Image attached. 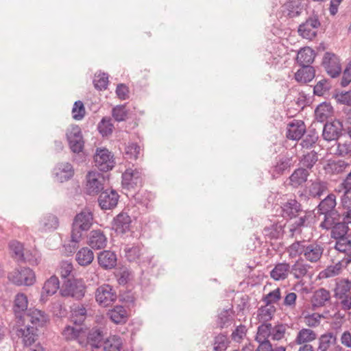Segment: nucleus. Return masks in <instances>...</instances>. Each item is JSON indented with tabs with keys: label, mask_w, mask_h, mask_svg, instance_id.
I'll return each mask as SVG.
<instances>
[{
	"label": "nucleus",
	"mask_w": 351,
	"mask_h": 351,
	"mask_svg": "<svg viewBox=\"0 0 351 351\" xmlns=\"http://www.w3.org/2000/svg\"><path fill=\"white\" fill-rule=\"evenodd\" d=\"M315 57V51L309 47H305L298 51L296 60L301 66H307L313 62Z\"/></svg>",
	"instance_id": "23"
},
{
	"label": "nucleus",
	"mask_w": 351,
	"mask_h": 351,
	"mask_svg": "<svg viewBox=\"0 0 351 351\" xmlns=\"http://www.w3.org/2000/svg\"><path fill=\"white\" fill-rule=\"evenodd\" d=\"M94 259V254L88 247H82L76 254V261L79 265L86 266L90 265Z\"/></svg>",
	"instance_id": "34"
},
{
	"label": "nucleus",
	"mask_w": 351,
	"mask_h": 351,
	"mask_svg": "<svg viewBox=\"0 0 351 351\" xmlns=\"http://www.w3.org/2000/svg\"><path fill=\"white\" fill-rule=\"evenodd\" d=\"M107 315L116 324H125L128 318V313L122 306H116L108 311Z\"/></svg>",
	"instance_id": "18"
},
{
	"label": "nucleus",
	"mask_w": 351,
	"mask_h": 351,
	"mask_svg": "<svg viewBox=\"0 0 351 351\" xmlns=\"http://www.w3.org/2000/svg\"><path fill=\"white\" fill-rule=\"evenodd\" d=\"M291 166V159L288 158L280 159L277 164L274 167L272 176L273 177H276L283 172L290 168Z\"/></svg>",
	"instance_id": "45"
},
{
	"label": "nucleus",
	"mask_w": 351,
	"mask_h": 351,
	"mask_svg": "<svg viewBox=\"0 0 351 351\" xmlns=\"http://www.w3.org/2000/svg\"><path fill=\"white\" fill-rule=\"evenodd\" d=\"M322 315L318 313H313L304 316V322L309 327H316L320 324Z\"/></svg>",
	"instance_id": "59"
},
{
	"label": "nucleus",
	"mask_w": 351,
	"mask_h": 351,
	"mask_svg": "<svg viewBox=\"0 0 351 351\" xmlns=\"http://www.w3.org/2000/svg\"><path fill=\"white\" fill-rule=\"evenodd\" d=\"M317 161V153L314 151H311L304 155L303 158L301 160V163L304 167H306L308 169H311Z\"/></svg>",
	"instance_id": "50"
},
{
	"label": "nucleus",
	"mask_w": 351,
	"mask_h": 351,
	"mask_svg": "<svg viewBox=\"0 0 351 351\" xmlns=\"http://www.w3.org/2000/svg\"><path fill=\"white\" fill-rule=\"evenodd\" d=\"M28 299L23 293H19L14 300L13 310L16 313L24 312L27 309Z\"/></svg>",
	"instance_id": "38"
},
{
	"label": "nucleus",
	"mask_w": 351,
	"mask_h": 351,
	"mask_svg": "<svg viewBox=\"0 0 351 351\" xmlns=\"http://www.w3.org/2000/svg\"><path fill=\"white\" fill-rule=\"evenodd\" d=\"M323 248L318 244L311 243L305 247L304 256L311 263L318 261L323 254Z\"/></svg>",
	"instance_id": "20"
},
{
	"label": "nucleus",
	"mask_w": 351,
	"mask_h": 351,
	"mask_svg": "<svg viewBox=\"0 0 351 351\" xmlns=\"http://www.w3.org/2000/svg\"><path fill=\"white\" fill-rule=\"evenodd\" d=\"M99 265L104 269H111L117 265V258L114 252L110 250H104L97 255Z\"/></svg>",
	"instance_id": "12"
},
{
	"label": "nucleus",
	"mask_w": 351,
	"mask_h": 351,
	"mask_svg": "<svg viewBox=\"0 0 351 351\" xmlns=\"http://www.w3.org/2000/svg\"><path fill=\"white\" fill-rule=\"evenodd\" d=\"M341 271L339 264L328 266L326 269L319 273L320 278H331L338 275Z\"/></svg>",
	"instance_id": "53"
},
{
	"label": "nucleus",
	"mask_w": 351,
	"mask_h": 351,
	"mask_svg": "<svg viewBox=\"0 0 351 351\" xmlns=\"http://www.w3.org/2000/svg\"><path fill=\"white\" fill-rule=\"evenodd\" d=\"M230 341L226 335L219 334L217 335L213 341L214 351H223L229 346Z\"/></svg>",
	"instance_id": "46"
},
{
	"label": "nucleus",
	"mask_w": 351,
	"mask_h": 351,
	"mask_svg": "<svg viewBox=\"0 0 351 351\" xmlns=\"http://www.w3.org/2000/svg\"><path fill=\"white\" fill-rule=\"evenodd\" d=\"M341 202L342 205L345 208H351V188L345 191Z\"/></svg>",
	"instance_id": "64"
},
{
	"label": "nucleus",
	"mask_w": 351,
	"mask_h": 351,
	"mask_svg": "<svg viewBox=\"0 0 351 351\" xmlns=\"http://www.w3.org/2000/svg\"><path fill=\"white\" fill-rule=\"evenodd\" d=\"M130 217L126 213H120L114 219L113 228L117 234H123L130 230Z\"/></svg>",
	"instance_id": "16"
},
{
	"label": "nucleus",
	"mask_w": 351,
	"mask_h": 351,
	"mask_svg": "<svg viewBox=\"0 0 351 351\" xmlns=\"http://www.w3.org/2000/svg\"><path fill=\"white\" fill-rule=\"evenodd\" d=\"M10 250L16 256L21 257L23 256V246L19 241H12L9 245Z\"/></svg>",
	"instance_id": "62"
},
{
	"label": "nucleus",
	"mask_w": 351,
	"mask_h": 351,
	"mask_svg": "<svg viewBox=\"0 0 351 351\" xmlns=\"http://www.w3.org/2000/svg\"><path fill=\"white\" fill-rule=\"evenodd\" d=\"M317 339V333L310 328H303L300 330L295 339L298 345L308 344Z\"/></svg>",
	"instance_id": "26"
},
{
	"label": "nucleus",
	"mask_w": 351,
	"mask_h": 351,
	"mask_svg": "<svg viewBox=\"0 0 351 351\" xmlns=\"http://www.w3.org/2000/svg\"><path fill=\"white\" fill-rule=\"evenodd\" d=\"M247 329L245 325L240 324L232 332L231 339L237 343H241L247 335Z\"/></svg>",
	"instance_id": "47"
},
{
	"label": "nucleus",
	"mask_w": 351,
	"mask_h": 351,
	"mask_svg": "<svg viewBox=\"0 0 351 351\" xmlns=\"http://www.w3.org/2000/svg\"><path fill=\"white\" fill-rule=\"evenodd\" d=\"M308 190L309 195L313 197H319L327 191V186L325 182L315 180L308 186Z\"/></svg>",
	"instance_id": "40"
},
{
	"label": "nucleus",
	"mask_w": 351,
	"mask_h": 351,
	"mask_svg": "<svg viewBox=\"0 0 351 351\" xmlns=\"http://www.w3.org/2000/svg\"><path fill=\"white\" fill-rule=\"evenodd\" d=\"M281 298V291L280 288H277L274 291L269 292L267 294L264 298L263 301L267 305H271L273 303H276L278 302Z\"/></svg>",
	"instance_id": "55"
},
{
	"label": "nucleus",
	"mask_w": 351,
	"mask_h": 351,
	"mask_svg": "<svg viewBox=\"0 0 351 351\" xmlns=\"http://www.w3.org/2000/svg\"><path fill=\"white\" fill-rule=\"evenodd\" d=\"M330 298V292L323 288L317 290L312 298V303L315 306H322Z\"/></svg>",
	"instance_id": "36"
},
{
	"label": "nucleus",
	"mask_w": 351,
	"mask_h": 351,
	"mask_svg": "<svg viewBox=\"0 0 351 351\" xmlns=\"http://www.w3.org/2000/svg\"><path fill=\"white\" fill-rule=\"evenodd\" d=\"M95 166L102 171H108L114 167V155L106 148H98L94 156Z\"/></svg>",
	"instance_id": "4"
},
{
	"label": "nucleus",
	"mask_w": 351,
	"mask_h": 351,
	"mask_svg": "<svg viewBox=\"0 0 351 351\" xmlns=\"http://www.w3.org/2000/svg\"><path fill=\"white\" fill-rule=\"evenodd\" d=\"M93 220V214L88 210H84L76 215L73 222L71 232V242L74 243V247L82 238V232L87 231L90 228Z\"/></svg>",
	"instance_id": "1"
},
{
	"label": "nucleus",
	"mask_w": 351,
	"mask_h": 351,
	"mask_svg": "<svg viewBox=\"0 0 351 351\" xmlns=\"http://www.w3.org/2000/svg\"><path fill=\"white\" fill-rule=\"evenodd\" d=\"M107 244V238L100 230H93L89 237L88 245L95 250L104 248Z\"/></svg>",
	"instance_id": "21"
},
{
	"label": "nucleus",
	"mask_w": 351,
	"mask_h": 351,
	"mask_svg": "<svg viewBox=\"0 0 351 351\" xmlns=\"http://www.w3.org/2000/svg\"><path fill=\"white\" fill-rule=\"evenodd\" d=\"M60 289V282L56 276H51L47 280L43 287L41 298L44 299V297L51 296L54 295L57 291Z\"/></svg>",
	"instance_id": "22"
},
{
	"label": "nucleus",
	"mask_w": 351,
	"mask_h": 351,
	"mask_svg": "<svg viewBox=\"0 0 351 351\" xmlns=\"http://www.w3.org/2000/svg\"><path fill=\"white\" fill-rule=\"evenodd\" d=\"M335 248L341 252H346L351 249V241L348 237L337 239Z\"/></svg>",
	"instance_id": "60"
},
{
	"label": "nucleus",
	"mask_w": 351,
	"mask_h": 351,
	"mask_svg": "<svg viewBox=\"0 0 351 351\" xmlns=\"http://www.w3.org/2000/svg\"><path fill=\"white\" fill-rule=\"evenodd\" d=\"M122 184L128 189H134L142 186L141 171L138 169H128L122 175Z\"/></svg>",
	"instance_id": "7"
},
{
	"label": "nucleus",
	"mask_w": 351,
	"mask_h": 351,
	"mask_svg": "<svg viewBox=\"0 0 351 351\" xmlns=\"http://www.w3.org/2000/svg\"><path fill=\"white\" fill-rule=\"evenodd\" d=\"M315 112L317 121L324 122L333 116V108L330 104L324 102L317 107Z\"/></svg>",
	"instance_id": "29"
},
{
	"label": "nucleus",
	"mask_w": 351,
	"mask_h": 351,
	"mask_svg": "<svg viewBox=\"0 0 351 351\" xmlns=\"http://www.w3.org/2000/svg\"><path fill=\"white\" fill-rule=\"evenodd\" d=\"M287 327V325L279 324L271 328V337L273 340L280 341L285 337Z\"/></svg>",
	"instance_id": "49"
},
{
	"label": "nucleus",
	"mask_w": 351,
	"mask_h": 351,
	"mask_svg": "<svg viewBox=\"0 0 351 351\" xmlns=\"http://www.w3.org/2000/svg\"><path fill=\"white\" fill-rule=\"evenodd\" d=\"M284 217L293 218L301 212V205L295 199H289L282 206Z\"/></svg>",
	"instance_id": "24"
},
{
	"label": "nucleus",
	"mask_w": 351,
	"mask_h": 351,
	"mask_svg": "<svg viewBox=\"0 0 351 351\" xmlns=\"http://www.w3.org/2000/svg\"><path fill=\"white\" fill-rule=\"evenodd\" d=\"M27 315L30 322L35 328L43 327L49 322L48 316L38 309H30Z\"/></svg>",
	"instance_id": "25"
},
{
	"label": "nucleus",
	"mask_w": 351,
	"mask_h": 351,
	"mask_svg": "<svg viewBox=\"0 0 351 351\" xmlns=\"http://www.w3.org/2000/svg\"><path fill=\"white\" fill-rule=\"evenodd\" d=\"M128 115L125 106H117L112 110V116L117 121H124Z\"/></svg>",
	"instance_id": "58"
},
{
	"label": "nucleus",
	"mask_w": 351,
	"mask_h": 351,
	"mask_svg": "<svg viewBox=\"0 0 351 351\" xmlns=\"http://www.w3.org/2000/svg\"><path fill=\"white\" fill-rule=\"evenodd\" d=\"M86 309L84 306H77L72 309L71 320L74 324L81 326L86 318Z\"/></svg>",
	"instance_id": "35"
},
{
	"label": "nucleus",
	"mask_w": 351,
	"mask_h": 351,
	"mask_svg": "<svg viewBox=\"0 0 351 351\" xmlns=\"http://www.w3.org/2000/svg\"><path fill=\"white\" fill-rule=\"evenodd\" d=\"M60 294L64 297L82 299L86 292V285L82 279H71L65 282L60 289Z\"/></svg>",
	"instance_id": "3"
},
{
	"label": "nucleus",
	"mask_w": 351,
	"mask_h": 351,
	"mask_svg": "<svg viewBox=\"0 0 351 351\" xmlns=\"http://www.w3.org/2000/svg\"><path fill=\"white\" fill-rule=\"evenodd\" d=\"M100 174L96 172H89L86 176V191L89 194H96L102 189V184L99 180Z\"/></svg>",
	"instance_id": "19"
},
{
	"label": "nucleus",
	"mask_w": 351,
	"mask_h": 351,
	"mask_svg": "<svg viewBox=\"0 0 351 351\" xmlns=\"http://www.w3.org/2000/svg\"><path fill=\"white\" fill-rule=\"evenodd\" d=\"M275 312L276 308L274 306L266 304L258 309L256 319L260 323L268 324L267 322L272 319Z\"/></svg>",
	"instance_id": "27"
},
{
	"label": "nucleus",
	"mask_w": 351,
	"mask_h": 351,
	"mask_svg": "<svg viewBox=\"0 0 351 351\" xmlns=\"http://www.w3.org/2000/svg\"><path fill=\"white\" fill-rule=\"evenodd\" d=\"M290 266L287 263L277 264L271 271L270 276L275 280L285 279L289 273Z\"/></svg>",
	"instance_id": "33"
},
{
	"label": "nucleus",
	"mask_w": 351,
	"mask_h": 351,
	"mask_svg": "<svg viewBox=\"0 0 351 351\" xmlns=\"http://www.w3.org/2000/svg\"><path fill=\"white\" fill-rule=\"evenodd\" d=\"M351 282L348 280H341L337 283L335 289V297L337 299L342 298L346 295L351 294Z\"/></svg>",
	"instance_id": "39"
},
{
	"label": "nucleus",
	"mask_w": 351,
	"mask_h": 351,
	"mask_svg": "<svg viewBox=\"0 0 351 351\" xmlns=\"http://www.w3.org/2000/svg\"><path fill=\"white\" fill-rule=\"evenodd\" d=\"M117 293L109 285H102L95 291V300L99 306L107 307L117 300Z\"/></svg>",
	"instance_id": "5"
},
{
	"label": "nucleus",
	"mask_w": 351,
	"mask_h": 351,
	"mask_svg": "<svg viewBox=\"0 0 351 351\" xmlns=\"http://www.w3.org/2000/svg\"><path fill=\"white\" fill-rule=\"evenodd\" d=\"M122 340L120 337L113 335L110 336L103 343L104 351H121Z\"/></svg>",
	"instance_id": "37"
},
{
	"label": "nucleus",
	"mask_w": 351,
	"mask_h": 351,
	"mask_svg": "<svg viewBox=\"0 0 351 351\" xmlns=\"http://www.w3.org/2000/svg\"><path fill=\"white\" fill-rule=\"evenodd\" d=\"M332 223L331 226L329 228H332L331 237L334 239H339L341 238L346 237V235L348 232V226L343 223H337L333 226V221L330 219Z\"/></svg>",
	"instance_id": "41"
},
{
	"label": "nucleus",
	"mask_w": 351,
	"mask_h": 351,
	"mask_svg": "<svg viewBox=\"0 0 351 351\" xmlns=\"http://www.w3.org/2000/svg\"><path fill=\"white\" fill-rule=\"evenodd\" d=\"M351 82V62H350L347 67L346 68L343 77L341 80V85L343 86H346L350 84Z\"/></svg>",
	"instance_id": "63"
},
{
	"label": "nucleus",
	"mask_w": 351,
	"mask_h": 351,
	"mask_svg": "<svg viewBox=\"0 0 351 351\" xmlns=\"http://www.w3.org/2000/svg\"><path fill=\"white\" fill-rule=\"evenodd\" d=\"M142 149L141 147L134 143L129 144L125 150L126 157L131 160H136L141 155Z\"/></svg>",
	"instance_id": "48"
},
{
	"label": "nucleus",
	"mask_w": 351,
	"mask_h": 351,
	"mask_svg": "<svg viewBox=\"0 0 351 351\" xmlns=\"http://www.w3.org/2000/svg\"><path fill=\"white\" fill-rule=\"evenodd\" d=\"M87 339V343L93 348H99L101 346L102 340L101 332L98 329H93L86 333L85 337Z\"/></svg>",
	"instance_id": "42"
},
{
	"label": "nucleus",
	"mask_w": 351,
	"mask_h": 351,
	"mask_svg": "<svg viewBox=\"0 0 351 351\" xmlns=\"http://www.w3.org/2000/svg\"><path fill=\"white\" fill-rule=\"evenodd\" d=\"M308 176L309 172L306 169L298 168L289 176V184L293 188H298L307 181Z\"/></svg>",
	"instance_id": "17"
},
{
	"label": "nucleus",
	"mask_w": 351,
	"mask_h": 351,
	"mask_svg": "<svg viewBox=\"0 0 351 351\" xmlns=\"http://www.w3.org/2000/svg\"><path fill=\"white\" fill-rule=\"evenodd\" d=\"M320 23L316 18H310L301 24L298 28V34L307 40H313L317 35Z\"/></svg>",
	"instance_id": "9"
},
{
	"label": "nucleus",
	"mask_w": 351,
	"mask_h": 351,
	"mask_svg": "<svg viewBox=\"0 0 351 351\" xmlns=\"http://www.w3.org/2000/svg\"><path fill=\"white\" fill-rule=\"evenodd\" d=\"M40 229L43 231L56 230L59 226L58 219L53 215H46L40 219Z\"/></svg>",
	"instance_id": "32"
},
{
	"label": "nucleus",
	"mask_w": 351,
	"mask_h": 351,
	"mask_svg": "<svg viewBox=\"0 0 351 351\" xmlns=\"http://www.w3.org/2000/svg\"><path fill=\"white\" fill-rule=\"evenodd\" d=\"M93 82L96 88L99 90L106 89L108 83V77L105 73H99L95 75Z\"/></svg>",
	"instance_id": "54"
},
{
	"label": "nucleus",
	"mask_w": 351,
	"mask_h": 351,
	"mask_svg": "<svg viewBox=\"0 0 351 351\" xmlns=\"http://www.w3.org/2000/svg\"><path fill=\"white\" fill-rule=\"evenodd\" d=\"M315 69L313 67L307 66H302L295 74V79L300 83H307L315 77Z\"/></svg>",
	"instance_id": "30"
},
{
	"label": "nucleus",
	"mask_w": 351,
	"mask_h": 351,
	"mask_svg": "<svg viewBox=\"0 0 351 351\" xmlns=\"http://www.w3.org/2000/svg\"><path fill=\"white\" fill-rule=\"evenodd\" d=\"M322 64L327 73L332 77H337L341 72L339 59L333 53L326 52L324 54Z\"/></svg>",
	"instance_id": "8"
},
{
	"label": "nucleus",
	"mask_w": 351,
	"mask_h": 351,
	"mask_svg": "<svg viewBox=\"0 0 351 351\" xmlns=\"http://www.w3.org/2000/svg\"><path fill=\"white\" fill-rule=\"evenodd\" d=\"M336 338L332 333L322 335L319 338L318 350L326 351L335 341Z\"/></svg>",
	"instance_id": "44"
},
{
	"label": "nucleus",
	"mask_w": 351,
	"mask_h": 351,
	"mask_svg": "<svg viewBox=\"0 0 351 351\" xmlns=\"http://www.w3.org/2000/svg\"><path fill=\"white\" fill-rule=\"evenodd\" d=\"M306 132V125L301 120H293L287 128L286 136L291 140H299Z\"/></svg>",
	"instance_id": "11"
},
{
	"label": "nucleus",
	"mask_w": 351,
	"mask_h": 351,
	"mask_svg": "<svg viewBox=\"0 0 351 351\" xmlns=\"http://www.w3.org/2000/svg\"><path fill=\"white\" fill-rule=\"evenodd\" d=\"M305 247L302 243L297 241L291 244L288 248V252L291 257H295L298 255L304 254Z\"/></svg>",
	"instance_id": "57"
},
{
	"label": "nucleus",
	"mask_w": 351,
	"mask_h": 351,
	"mask_svg": "<svg viewBox=\"0 0 351 351\" xmlns=\"http://www.w3.org/2000/svg\"><path fill=\"white\" fill-rule=\"evenodd\" d=\"M113 125L110 119L104 118L98 125V130L102 136L110 135L113 130Z\"/></svg>",
	"instance_id": "52"
},
{
	"label": "nucleus",
	"mask_w": 351,
	"mask_h": 351,
	"mask_svg": "<svg viewBox=\"0 0 351 351\" xmlns=\"http://www.w3.org/2000/svg\"><path fill=\"white\" fill-rule=\"evenodd\" d=\"M18 335L23 339L26 346H31L36 339V334L34 326H25L19 330Z\"/></svg>",
	"instance_id": "31"
},
{
	"label": "nucleus",
	"mask_w": 351,
	"mask_h": 351,
	"mask_svg": "<svg viewBox=\"0 0 351 351\" xmlns=\"http://www.w3.org/2000/svg\"><path fill=\"white\" fill-rule=\"evenodd\" d=\"M119 195L114 191H103L99 197V203L102 209H111L117 206Z\"/></svg>",
	"instance_id": "15"
},
{
	"label": "nucleus",
	"mask_w": 351,
	"mask_h": 351,
	"mask_svg": "<svg viewBox=\"0 0 351 351\" xmlns=\"http://www.w3.org/2000/svg\"><path fill=\"white\" fill-rule=\"evenodd\" d=\"M8 279L16 285L31 286L36 282V274L29 267L16 269L8 274Z\"/></svg>",
	"instance_id": "2"
},
{
	"label": "nucleus",
	"mask_w": 351,
	"mask_h": 351,
	"mask_svg": "<svg viewBox=\"0 0 351 351\" xmlns=\"http://www.w3.org/2000/svg\"><path fill=\"white\" fill-rule=\"evenodd\" d=\"M292 273L296 278H300L306 275L307 268L305 264L301 261H297L292 267Z\"/></svg>",
	"instance_id": "56"
},
{
	"label": "nucleus",
	"mask_w": 351,
	"mask_h": 351,
	"mask_svg": "<svg viewBox=\"0 0 351 351\" xmlns=\"http://www.w3.org/2000/svg\"><path fill=\"white\" fill-rule=\"evenodd\" d=\"M66 135L71 149L75 153L82 152L84 141L80 128L78 125H71L67 129Z\"/></svg>",
	"instance_id": "6"
},
{
	"label": "nucleus",
	"mask_w": 351,
	"mask_h": 351,
	"mask_svg": "<svg viewBox=\"0 0 351 351\" xmlns=\"http://www.w3.org/2000/svg\"><path fill=\"white\" fill-rule=\"evenodd\" d=\"M73 167L69 162L60 164L56 172L58 180L61 182L68 180L73 177Z\"/></svg>",
	"instance_id": "28"
},
{
	"label": "nucleus",
	"mask_w": 351,
	"mask_h": 351,
	"mask_svg": "<svg viewBox=\"0 0 351 351\" xmlns=\"http://www.w3.org/2000/svg\"><path fill=\"white\" fill-rule=\"evenodd\" d=\"M336 206L335 196L333 194L328 195L324 200L319 204V210L322 213L325 215V219L321 223V226L326 229H329L332 223L330 222L331 217L329 216L328 213L330 212Z\"/></svg>",
	"instance_id": "10"
},
{
	"label": "nucleus",
	"mask_w": 351,
	"mask_h": 351,
	"mask_svg": "<svg viewBox=\"0 0 351 351\" xmlns=\"http://www.w3.org/2000/svg\"><path fill=\"white\" fill-rule=\"evenodd\" d=\"M73 271V265L68 261H62L59 269V274L62 278L68 277Z\"/></svg>",
	"instance_id": "61"
},
{
	"label": "nucleus",
	"mask_w": 351,
	"mask_h": 351,
	"mask_svg": "<svg viewBox=\"0 0 351 351\" xmlns=\"http://www.w3.org/2000/svg\"><path fill=\"white\" fill-rule=\"evenodd\" d=\"M271 324H262L258 328L257 333L256 335V341H269L268 338L271 336Z\"/></svg>",
	"instance_id": "43"
},
{
	"label": "nucleus",
	"mask_w": 351,
	"mask_h": 351,
	"mask_svg": "<svg viewBox=\"0 0 351 351\" xmlns=\"http://www.w3.org/2000/svg\"><path fill=\"white\" fill-rule=\"evenodd\" d=\"M85 113L84 104L81 101H75L72 109L73 118L75 120H81L84 118Z\"/></svg>",
	"instance_id": "51"
},
{
	"label": "nucleus",
	"mask_w": 351,
	"mask_h": 351,
	"mask_svg": "<svg viewBox=\"0 0 351 351\" xmlns=\"http://www.w3.org/2000/svg\"><path fill=\"white\" fill-rule=\"evenodd\" d=\"M342 125L339 121L328 122L325 124L322 136L328 141L337 139L341 132Z\"/></svg>",
	"instance_id": "13"
},
{
	"label": "nucleus",
	"mask_w": 351,
	"mask_h": 351,
	"mask_svg": "<svg viewBox=\"0 0 351 351\" xmlns=\"http://www.w3.org/2000/svg\"><path fill=\"white\" fill-rule=\"evenodd\" d=\"M87 330L84 329L79 325L75 326H67L63 331L62 335L68 340L77 339L80 344L84 343V339L86 336Z\"/></svg>",
	"instance_id": "14"
}]
</instances>
